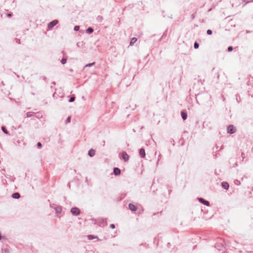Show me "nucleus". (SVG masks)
<instances>
[{
	"mask_svg": "<svg viewBox=\"0 0 253 253\" xmlns=\"http://www.w3.org/2000/svg\"><path fill=\"white\" fill-rule=\"evenodd\" d=\"M95 223L100 227H104L106 226L107 224L106 220L104 219H101L98 220V221H96Z\"/></svg>",
	"mask_w": 253,
	"mask_h": 253,
	"instance_id": "nucleus-1",
	"label": "nucleus"
},
{
	"mask_svg": "<svg viewBox=\"0 0 253 253\" xmlns=\"http://www.w3.org/2000/svg\"><path fill=\"white\" fill-rule=\"evenodd\" d=\"M71 212L73 215L77 216L80 214L81 211L78 208L74 207L71 209Z\"/></svg>",
	"mask_w": 253,
	"mask_h": 253,
	"instance_id": "nucleus-2",
	"label": "nucleus"
},
{
	"mask_svg": "<svg viewBox=\"0 0 253 253\" xmlns=\"http://www.w3.org/2000/svg\"><path fill=\"white\" fill-rule=\"evenodd\" d=\"M227 132L229 134H233L235 132V128L233 125H229L227 128Z\"/></svg>",
	"mask_w": 253,
	"mask_h": 253,
	"instance_id": "nucleus-3",
	"label": "nucleus"
},
{
	"mask_svg": "<svg viewBox=\"0 0 253 253\" xmlns=\"http://www.w3.org/2000/svg\"><path fill=\"white\" fill-rule=\"evenodd\" d=\"M54 204L50 205V207L54 209L56 211V213L57 214H60L61 213L62 211V208L60 206H56L54 207Z\"/></svg>",
	"mask_w": 253,
	"mask_h": 253,
	"instance_id": "nucleus-4",
	"label": "nucleus"
},
{
	"mask_svg": "<svg viewBox=\"0 0 253 253\" xmlns=\"http://www.w3.org/2000/svg\"><path fill=\"white\" fill-rule=\"evenodd\" d=\"M58 23V21L57 20H54L51 22H50L47 25L48 29H51L57 25Z\"/></svg>",
	"mask_w": 253,
	"mask_h": 253,
	"instance_id": "nucleus-5",
	"label": "nucleus"
},
{
	"mask_svg": "<svg viewBox=\"0 0 253 253\" xmlns=\"http://www.w3.org/2000/svg\"><path fill=\"white\" fill-rule=\"evenodd\" d=\"M198 201L204 204V205H206L207 206H210V202L206 200H205L204 199H203V198H198Z\"/></svg>",
	"mask_w": 253,
	"mask_h": 253,
	"instance_id": "nucleus-6",
	"label": "nucleus"
},
{
	"mask_svg": "<svg viewBox=\"0 0 253 253\" xmlns=\"http://www.w3.org/2000/svg\"><path fill=\"white\" fill-rule=\"evenodd\" d=\"M122 159H123L125 162H127L129 159V156L126 152H123L122 153Z\"/></svg>",
	"mask_w": 253,
	"mask_h": 253,
	"instance_id": "nucleus-7",
	"label": "nucleus"
},
{
	"mask_svg": "<svg viewBox=\"0 0 253 253\" xmlns=\"http://www.w3.org/2000/svg\"><path fill=\"white\" fill-rule=\"evenodd\" d=\"M139 154L141 158H145L146 156L145 151L144 148H142L139 150Z\"/></svg>",
	"mask_w": 253,
	"mask_h": 253,
	"instance_id": "nucleus-8",
	"label": "nucleus"
},
{
	"mask_svg": "<svg viewBox=\"0 0 253 253\" xmlns=\"http://www.w3.org/2000/svg\"><path fill=\"white\" fill-rule=\"evenodd\" d=\"M128 207H129V210H130L131 211H135L137 209V207L131 203H130L128 205Z\"/></svg>",
	"mask_w": 253,
	"mask_h": 253,
	"instance_id": "nucleus-9",
	"label": "nucleus"
},
{
	"mask_svg": "<svg viewBox=\"0 0 253 253\" xmlns=\"http://www.w3.org/2000/svg\"><path fill=\"white\" fill-rule=\"evenodd\" d=\"M121 170L118 168H115L113 169V173L115 175H119L121 174Z\"/></svg>",
	"mask_w": 253,
	"mask_h": 253,
	"instance_id": "nucleus-10",
	"label": "nucleus"
},
{
	"mask_svg": "<svg viewBox=\"0 0 253 253\" xmlns=\"http://www.w3.org/2000/svg\"><path fill=\"white\" fill-rule=\"evenodd\" d=\"M221 186L224 189L226 190L228 189L229 187V185L227 182H222L221 183Z\"/></svg>",
	"mask_w": 253,
	"mask_h": 253,
	"instance_id": "nucleus-11",
	"label": "nucleus"
},
{
	"mask_svg": "<svg viewBox=\"0 0 253 253\" xmlns=\"http://www.w3.org/2000/svg\"><path fill=\"white\" fill-rule=\"evenodd\" d=\"M95 151L94 149H90L88 152V155L90 157H92L95 155Z\"/></svg>",
	"mask_w": 253,
	"mask_h": 253,
	"instance_id": "nucleus-12",
	"label": "nucleus"
},
{
	"mask_svg": "<svg viewBox=\"0 0 253 253\" xmlns=\"http://www.w3.org/2000/svg\"><path fill=\"white\" fill-rule=\"evenodd\" d=\"M181 116L183 120H185L187 118V114L184 111L181 112Z\"/></svg>",
	"mask_w": 253,
	"mask_h": 253,
	"instance_id": "nucleus-13",
	"label": "nucleus"
},
{
	"mask_svg": "<svg viewBox=\"0 0 253 253\" xmlns=\"http://www.w3.org/2000/svg\"><path fill=\"white\" fill-rule=\"evenodd\" d=\"M12 197L14 199H18L20 197V195L18 192H15L12 195Z\"/></svg>",
	"mask_w": 253,
	"mask_h": 253,
	"instance_id": "nucleus-14",
	"label": "nucleus"
},
{
	"mask_svg": "<svg viewBox=\"0 0 253 253\" xmlns=\"http://www.w3.org/2000/svg\"><path fill=\"white\" fill-rule=\"evenodd\" d=\"M87 238L88 240H92L94 239H97L98 240H99V239L97 236H95L92 235H89L87 236Z\"/></svg>",
	"mask_w": 253,
	"mask_h": 253,
	"instance_id": "nucleus-15",
	"label": "nucleus"
},
{
	"mask_svg": "<svg viewBox=\"0 0 253 253\" xmlns=\"http://www.w3.org/2000/svg\"><path fill=\"white\" fill-rule=\"evenodd\" d=\"M137 38H134H134H132L131 39V40H130L129 45H133V44H134V43H135V42H136L137 41Z\"/></svg>",
	"mask_w": 253,
	"mask_h": 253,
	"instance_id": "nucleus-16",
	"label": "nucleus"
},
{
	"mask_svg": "<svg viewBox=\"0 0 253 253\" xmlns=\"http://www.w3.org/2000/svg\"><path fill=\"white\" fill-rule=\"evenodd\" d=\"M93 32V29L91 27H88L86 30V32L88 34H91Z\"/></svg>",
	"mask_w": 253,
	"mask_h": 253,
	"instance_id": "nucleus-17",
	"label": "nucleus"
},
{
	"mask_svg": "<svg viewBox=\"0 0 253 253\" xmlns=\"http://www.w3.org/2000/svg\"><path fill=\"white\" fill-rule=\"evenodd\" d=\"M1 130L5 134H9V132L7 130V129L5 126H2Z\"/></svg>",
	"mask_w": 253,
	"mask_h": 253,
	"instance_id": "nucleus-18",
	"label": "nucleus"
},
{
	"mask_svg": "<svg viewBox=\"0 0 253 253\" xmlns=\"http://www.w3.org/2000/svg\"><path fill=\"white\" fill-rule=\"evenodd\" d=\"M34 113L32 112H28L26 113V117H30L33 116Z\"/></svg>",
	"mask_w": 253,
	"mask_h": 253,
	"instance_id": "nucleus-19",
	"label": "nucleus"
},
{
	"mask_svg": "<svg viewBox=\"0 0 253 253\" xmlns=\"http://www.w3.org/2000/svg\"><path fill=\"white\" fill-rule=\"evenodd\" d=\"M94 64H95V63H94V62L87 64H86V65L84 66V68H86V67H91V66H93Z\"/></svg>",
	"mask_w": 253,
	"mask_h": 253,
	"instance_id": "nucleus-20",
	"label": "nucleus"
},
{
	"mask_svg": "<svg viewBox=\"0 0 253 253\" xmlns=\"http://www.w3.org/2000/svg\"><path fill=\"white\" fill-rule=\"evenodd\" d=\"M75 96H71L69 100V102H73L75 101Z\"/></svg>",
	"mask_w": 253,
	"mask_h": 253,
	"instance_id": "nucleus-21",
	"label": "nucleus"
},
{
	"mask_svg": "<svg viewBox=\"0 0 253 253\" xmlns=\"http://www.w3.org/2000/svg\"><path fill=\"white\" fill-rule=\"evenodd\" d=\"M199 46V44L197 42H195L194 44V47L195 49H197Z\"/></svg>",
	"mask_w": 253,
	"mask_h": 253,
	"instance_id": "nucleus-22",
	"label": "nucleus"
},
{
	"mask_svg": "<svg viewBox=\"0 0 253 253\" xmlns=\"http://www.w3.org/2000/svg\"><path fill=\"white\" fill-rule=\"evenodd\" d=\"M67 62V60L66 58H62L61 60V62L62 64H65Z\"/></svg>",
	"mask_w": 253,
	"mask_h": 253,
	"instance_id": "nucleus-23",
	"label": "nucleus"
},
{
	"mask_svg": "<svg viewBox=\"0 0 253 253\" xmlns=\"http://www.w3.org/2000/svg\"><path fill=\"white\" fill-rule=\"evenodd\" d=\"M71 122V118L70 117H68L65 121V124H67Z\"/></svg>",
	"mask_w": 253,
	"mask_h": 253,
	"instance_id": "nucleus-24",
	"label": "nucleus"
},
{
	"mask_svg": "<svg viewBox=\"0 0 253 253\" xmlns=\"http://www.w3.org/2000/svg\"><path fill=\"white\" fill-rule=\"evenodd\" d=\"M103 19V17L101 16H98L97 17V20L98 22H101Z\"/></svg>",
	"mask_w": 253,
	"mask_h": 253,
	"instance_id": "nucleus-25",
	"label": "nucleus"
},
{
	"mask_svg": "<svg viewBox=\"0 0 253 253\" xmlns=\"http://www.w3.org/2000/svg\"><path fill=\"white\" fill-rule=\"evenodd\" d=\"M74 30L75 31H78L80 30V26H75L74 28Z\"/></svg>",
	"mask_w": 253,
	"mask_h": 253,
	"instance_id": "nucleus-26",
	"label": "nucleus"
},
{
	"mask_svg": "<svg viewBox=\"0 0 253 253\" xmlns=\"http://www.w3.org/2000/svg\"><path fill=\"white\" fill-rule=\"evenodd\" d=\"M233 49V47L232 46H229L227 48V51L228 52H230V51H232Z\"/></svg>",
	"mask_w": 253,
	"mask_h": 253,
	"instance_id": "nucleus-27",
	"label": "nucleus"
},
{
	"mask_svg": "<svg viewBox=\"0 0 253 253\" xmlns=\"http://www.w3.org/2000/svg\"><path fill=\"white\" fill-rule=\"evenodd\" d=\"M207 34H208V35H211V34H212V31H211V30L209 29V30H208L207 31Z\"/></svg>",
	"mask_w": 253,
	"mask_h": 253,
	"instance_id": "nucleus-28",
	"label": "nucleus"
},
{
	"mask_svg": "<svg viewBox=\"0 0 253 253\" xmlns=\"http://www.w3.org/2000/svg\"><path fill=\"white\" fill-rule=\"evenodd\" d=\"M7 16L9 18L13 16V14L12 12L8 13L6 14Z\"/></svg>",
	"mask_w": 253,
	"mask_h": 253,
	"instance_id": "nucleus-29",
	"label": "nucleus"
},
{
	"mask_svg": "<svg viewBox=\"0 0 253 253\" xmlns=\"http://www.w3.org/2000/svg\"><path fill=\"white\" fill-rule=\"evenodd\" d=\"M37 147L38 148H41L42 147V144L41 142H38L37 143Z\"/></svg>",
	"mask_w": 253,
	"mask_h": 253,
	"instance_id": "nucleus-30",
	"label": "nucleus"
},
{
	"mask_svg": "<svg viewBox=\"0 0 253 253\" xmlns=\"http://www.w3.org/2000/svg\"><path fill=\"white\" fill-rule=\"evenodd\" d=\"M110 228H112V229H114L115 228V224H111L110 226Z\"/></svg>",
	"mask_w": 253,
	"mask_h": 253,
	"instance_id": "nucleus-31",
	"label": "nucleus"
},
{
	"mask_svg": "<svg viewBox=\"0 0 253 253\" xmlns=\"http://www.w3.org/2000/svg\"><path fill=\"white\" fill-rule=\"evenodd\" d=\"M161 158V154H160L159 155V157H158V161H157V164L159 163V162Z\"/></svg>",
	"mask_w": 253,
	"mask_h": 253,
	"instance_id": "nucleus-32",
	"label": "nucleus"
},
{
	"mask_svg": "<svg viewBox=\"0 0 253 253\" xmlns=\"http://www.w3.org/2000/svg\"><path fill=\"white\" fill-rule=\"evenodd\" d=\"M218 148V146L217 145H216L214 148H213V149L217 151Z\"/></svg>",
	"mask_w": 253,
	"mask_h": 253,
	"instance_id": "nucleus-33",
	"label": "nucleus"
},
{
	"mask_svg": "<svg viewBox=\"0 0 253 253\" xmlns=\"http://www.w3.org/2000/svg\"><path fill=\"white\" fill-rule=\"evenodd\" d=\"M167 17L169 18H172V14H170L169 15H168Z\"/></svg>",
	"mask_w": 253,
	"mask_h": 253,
	"instance_id": "nucleus-34",
	"label": "nucleus"
},
{
	"mask_svg": "<svg viewBox=\"0 0 253 253\" xmlns=\"http://www.w3.org/2000/svg\"><path fill=\"white\" fill-rule=\"evenodd\" d=\"M4 237H2L1 234H0V240H1L2 239H4Z\"/></svg>",
	"mask_w": 253,
	"mask_h": 253,
	"instance_id": "nucleus-35",
	"label": "nucleus"
},
{
	"mask_svg": "<svg viewBox=\"0 0 253 253\" xmlns=\"http://www.w3.org/2000/svg\"><path fill=\"white\" fill-rule=\"evenodd\" d=\"M244 2H245V3H248V2H249L248 1H246L245 0H244Z\"/></svg>",
	"mask_w": 253,
	"mask_h": 253,
	"instance_id": "nucleus-36",
	"label": "nucleus"
},
{
	"mask_svg": "<svg viewBox=\"0 0 253 253\" xmlns=\"http://www.w3.org/2000/svg\"><path fill=\"white\" fill-rule=\"evenodd\" d=\"M223 146H222L221 147L220 150H221V149L223 148Z\"/></svg>",
	"mask_w": 253,
	"mask_h": 253,
	"instance_id": "nucleus-37",
	"label": "nucleus"
}]
</instances>
